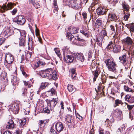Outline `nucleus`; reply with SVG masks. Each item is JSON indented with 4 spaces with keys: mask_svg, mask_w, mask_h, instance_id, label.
I'll return each mask as SVG.
<instances>
[{
    "mask_svg": "<svg viewBox=\"0 0 134 134\" xmlns=\"http://www.w3.org/2000/svg\"><path fill=\"white\" fill-rule=\"evenodd\" d=\"M38 3L36 4L35 2L33 3V5L36 8H39L40 7V5H39Z\"/></svg>",
    "mask_w": 134,
    "mask_h": 134,
    "instance_id": "49",
    "label": "nucleus"
},
{
    "mask_svg": "<svg viewBox=\"0 0 134 134\" xmlns=\"http://www.w3.org/2000/svg\"><path fill=\"white\" fill-rule=\"evenodd\" d=\"M14 33H17L19 34H20L21 31H20L19 30L16 29H14Z\"/></svg>",
    "mask_w": 134,
    "mask_h": 134,
    "instance_id": "50",
    "label": "nucleus"
},
{
    "mask_svg": "<svg viewBox=\"0 0 134 134\" xmlns=\"http://www.w3.org/2000/svg\"><path fill=\"white\" fill-rule=\"evenodd\" d=\"M122 101L119 99H117L115 101V105H114V107H116V106H118L120 104H122Z\"/></svg>",
    "mask_w": 134,
    "mask_h": 134,
    "instance_id": "34",
    "label": "nucleus"
},
{
    "mask_svg": "<svg viewBox=\"0 0 134 134\" xmlns=\"http://www.w3.org/2000/svg\"><path fill=\"white\" fill-rule=\"evenodd\" d=\"M127 104V107L129 110H130L132 109H133V110L134 108V106L132 105H130Z\"/></svg>",
    "mask_w": 134,
    "mask_h": 134,
    "instance_id": "45",
    "label": "nucleus"
},
{
    "mask_svg": "<svg viewBox=\"0 0 134 134\" xmlns=\"http://www.w3.org/2000/svg\"><path fill=\"white\" fill-rule=\"evenodd\" d=\"M74 38L75 40L73 41V42L74 43H76V40H77L79 41H82L83 40V39L80 38L79 36H76Z\"/></svg>",
    "mask_w": 134,
    "mask_h": 134,
    "instance_id": "40",
    "label": "nucleus"
},
{
    "mask_svg": "<svg viewBox=\"0 0 134 134\" xmlns=\"http://www.w3.org/2000/svg\"><path fill=\"white\" fill-rule=\"evenodd\" d=\"M131 97V96L127 94L125 96V98L126 100L127 101H130L129 100Z\"/></svg>",
    "mask_w": 134,
    "mask_h": 134,
    "instance_id": "48",
    "label": "nucleus"
},
{
    "mask_svg": "<svg viewBox=\"0 0 134 134\" xmlns=\"http://www.w3.org/2000/svg\"><path fill=\"white\" fill-rule=\"evenodd\" d=\"M75 57L77 59L81 62L84 60V56L82 53H75L74 54Z\"/></svg>",
    "mask_w": 134,
    "mask_h": 134,
    "instance_id": "18",
    "label": "nucleus"
},
{
    "mask_svg": "<svg viewBox=\"0 0 134 134\" xmlns=\"http://www.w3.org/2000/svg\"><path fill=\"white\" fill-rule=\"evenodd\" d=\"M35 31L36 36L37 37L40 36L38 30L36 29Z\"/></svg>",
    "mask_w": 134,
    "mask_h": 134,
    "instance_id": "53",
    "label": "nucleus"
},
{
    "mask_svg": "<svg viewBox=\"0 0 134 134\" xmlns=\"http://www.w3.org/2000/svg\"><path fill=\"white\" fill-rule=\"evenodd\" d=\"M76 74L71 75V77L72 79L74 80L77 79V78L76 76Z\"/></svg>",
    "mask_w": 134,
    "mask_h": 134,
    "instance_id": "51",
    "label": "nucleus"
},
{
    "mask_svg": "<svg viewBox=\"0 0 134 134\" xmlns=\"http://www.w3.org/2000/svg\"><path fill=\"white\" fill-rule=\"evenodd\" d=\"M20 34L21 36L20 38L25 39L26 33L24 30L21 31Z\"/></svg>",
    "mask_w": 134,
    "mask_h": 134,
    "instance_id": "35",
    "label": "nucleus"
},
{
    "mask_svg": "<svg viewBox=\"0 0 134 134\" xmlns=\"http://www.w3.org/2000/svg\"><path fill=\"white\" fill-rule=\"evenodd\" d=\"M17 9L15 8L14 9L13 11L11 12V13L13 15H14L17 12Z\"/></svg>",
    "mask_w": 134,
    "mask_h": 134,
    "instance_id": "52",
    "label": "nucleus"
},
{
    "mask_svg": "<svg viewBox=\"0 0 134 134\" xmlns=\"http://www.w3.org/2000/svg\"><path fill=\"white\" fill-rule=\"evenodd\" d=\"M54 10L56 12H57L58 9L57 5H54Z\"/></svg>",
    "mask_w": 134,
    "mask_h": 134,
    "instance_id": "61",
    "label": "nucleus"
},
{
    "mask_svg": "<svg viewBox=\"0 0 134 134\" xmlns=\"http://www.w3.org/2000/svg\"><path fill=\"white\" fill-rule=\"evenodd\" d=\"M47 122V120L39 121L38 122L39 129L38 130V133L39 132L40 134L42 133L44 130L45 124Z\"/></svg>",
    "mask_w": 134,
    "mask_h": 134,
    "instance_id": "5",
    "label": "nucleus"
},
{
    "mask_svg": "<svg viewBox=\"0 0 134 134\" xmlns=\"http://www.w3.org/2000/svg\"><path fill=\"white\" fill-rule=\"evenodd\" d=\"M122 6L124 10L126 12L129 11V7L128 4L126 3L125 2H123L122 4Z\"/></svg>",
    "mask_w": 134,
    "mask_h": 134,
    "instance_id": "23",
    "label": "nucleus"
},
{
    "mask_svg": "<svg viewBox=\"0 0 134 134\" xmlns=\"http://www.w3.org/2000/svg\"><path fill=\"white\" fill-rule=\"evenodd\" d=\"M55 126L56 130L59 132L63 131L64 128L63 125L61 122H57Z\"/></svg>",
    "mask_w": 134,
    "mask_h": 134,
    "instance_id": "13",
    "label": "nucleus"
},
{
    "mask_svg": "<svg viewBox=\"0 0 134 134\" xmlns=\"http://www.w3.org/2000/svg\"><path fill=\"white\" fill-rule=\"evenodd\" d=\"M11 82L12 85L14 86L18 85L19 82L17 77L15 76L13 77L11 79Z\"/></svg>",
    "mask_w": 134,
    "mask_h": 134,
    "instance_id": "20",
    "label": "nucleus"
},
{
    "mask_svg": "<svg viewBox=\"0 0 134 134\" xmlns=\"http://www.w3.org/2000/svg\"><path fill=\"white\" fill-rule=\"evenodd\" d=\"M77 117L79 119L81 120L82 119V116H81L80 114L77 113L76 115Z\"/></svg>",
    "mask_w": 134,
    "mask_h": 134,
    "instance_id": "54",
    "label": "nucleus"
},
{
    "mask_svg": "<svg viewBox=\"0 0 134 134\" xmlns=\"http://www.w3.org/2000/svg\"><path fill=\"white\" fill-rule=\"evenodd\" d=\"M39 62L38 61L37 63L35 64L34 65V66L36 68H37L39 67L40 65Z\"/></svg>",
    "mask_w": 134,
    "mask_h": 134,
    "instance_id": "60",
    "label": "nucleus"
},
{
    "mask_svg": "<svg viewBox=\"0 0 134 134\" xmlns=\"http://www.w3.org/2000/svg\"><path fill=\"white\" fill-rule=\"evenodd\" d=\"M68 30L70 32V33L68 32L67 33L66 37L68 39L71 41L74 37V36L71 34H75L77 33L78 32V30L76 27H70L68 28Z\"/></svg>",
    "mask_w": 134,
    "mask_h": 134,
    "instance_id": "3",
    "label": "nucleus"
},
{
    "mask_svg": "<svg viewBox=\"0 0 134 134\" xmlns=\"http://www.w3.org/2000/svg\"><path fill=\"white\" fill-rule=\"evenodd\" d=\"M99 134H104L103 131L102 130H99Z\"/></svg>",
    "mask_w": 134,
    "mask_h": 134,
    "instance_id": "64",
    "label": "nucleus"
},
{
    "mask_svg": "<svg viewBox=\"0 0 134 134\" xmlns=\"http://www.w3.org/2000/svg\"><path fill=\"white\" fill-rule=\"evenodd\" d=\"M119 59L120 62L125 66V68H127L130 66V63L127 60L126 54L120 57Z\"/></svg>",
    "mask_w": 134,
    "mask_h": 134,
    "instance_id": "4",
    "label": "nucleus"
},
{
    "mask_svg": "<svg viewBox=\"0 0 134 134\" xmlns=\"http://www.w3.org/2000/svg\"><path fill=\"white\" fill-rule=\"evenodd\" d=\"M116 39H115L114 41V43L115 44V46L113 47V48L112 51L113 52L115 53H118L120 52L121 50V48L120 46L118 45L116 43L115 44V40Z\"/></svg>",
    "mask_w": 134,
    "mask_h": 134,
    "instance_id": "17",
    "label": "nucleus"
},
{
    "mask_svg": "<svg viewBox=\"0 0 134 134\" xmlns=\"http://www.w3.org/2000/svg\"><path fill=\"white\" fill-rule=\"evenodd\" d=\"M47 82L42 83H41L39 89V91H40L42 90L44 88L48 85Z\"/></svg>",
    "mask_w": 134,
    "mask_h": 134,
    "instance_id": "24",
    "label": "nucleus"
},
{
    "mask_svg": "<svg viewBox=\"0 0 134 134\" xmlns=\"http://www.w3.org/2000/svg\"><path fill=\"white\" fill-rule=\"evenodd\" d=\"M26 118L22 119L20 120L19 128L16 131V133L17 134L21 133V131L23 127L25 125L26 122Z\"/></svg>",
    "mask_w": 134,
    "mask_h": 134,
    "instance_id": "6",
    "label": "nucleus"
},
{
    "mask_svg": "<svg viewBox=\"0 0 134 134\" xmlns=\"http://www.w3.org/2000/svg\"><path fill=\"white\" fill-rule=\"evenodd\" d=\"M108 10L106 8L102 7L98 8L97 9V14L98 15H101L105 14Z\"/></svg>",
    "mask_w": 134,
    "mask_h": 134,
    "instance_id": "10",
    "label": "nucleus"
},
{
    "mask_svg": "<svg viewBox=\"0 0 134 134\" xmlns=\"http://www.w3.org/2000/svg\"><path fill=\"white\" fill-rule=\"evenodd\" d=\"M102 24V21L101 18H98L96 21L95 26L96 27L98 28L100 27Z\"/></svg>",
    "mask_w": 134,
    "mask_h": 134,
    "instance_id": "21",
    "label": "nucleus"
},
{
    "mask_svg": "<svg viewBox=\"0 0 134 134\" xmlns=\"http://www.w3.org/2000/svg\"><path fill=\"white\" fill-rule=\"evenodd\" d=\"M93 73L94 76L93 79V81L94 82L96 81V79L98 77L99 75V72L98 71L96 70L94 72H93Z\"/></svg>",
    "mask_w": 134,
    "mask_h": 134,
    "instance_id": "27",
    "label": "nucleus"
},
{
    "mask_svg": "<svg viewBox=\"0 0 134 134\" xmlns=\"http://www.w3.org/2000/svg\"><path fill=\"white\" fill-rule=\"evenodd\" d=\"M71 75L76 74L75 70L74 69H72L71 70Z\"/></svg>",
    "mask_w": 134,
    "mask_h": 134,
    "instance_id": "56",
    "label": "nucleus"
},
{
    "mask_svg": "<svg viewBox=\"0 0 134 134\" xmlns=\"http://www.w3.org/2000/svg\"><path fill=\"white\" fill-rule=\"evenodd\" d=\"M124 18L125 20H127L130 15L129 13L128 12H124Z\"/></svg>",
    "mask_w": 134,
    "mask_h": 134,
    "instance_id": "32",
    "label": "nucleus"
},
{
    "mask_svg": "<svg viewBox=\"0 0 134 134\" xmlns=\"http://www.w3.org/2000/svg\"><path fill=\"white\" fill-rule=\"evenodd\" d=\"M110 27L111 28V30L113 32H115V29L114 27L112 25H111L110 26Z\"/></svg>",
    "mask_w": 134,
    "mask_h": 134,
    "instance_id": "57",
    "label": "nucleus"
},
{
    "mask_svg": "<svg viewBox=\"0 0 134 134\" xmlns=\"http://www.w3.org/2000/svg\"><path fill=\"white\" fill-rule=\"evenodd\" d=\"M103 40V38L100 39V41L99 42L97 43V44L99 45L100 47H101L102 46V42Z\"/></svg>",
    "mask_w": 134,
    "mask_h": 134,
    "instance_id": "58",
    "label": "nucleus"
},
{
    "mask_svg": "<svg viewBox=\"0 0 134 134\" xmlns=\"http://www.w3.org/2000/svg\"><path fill=\"white\" fill-rule=\"evenodd\" d=\"M14 5V3L11 2L8 3L7 5H3L2 7V8L4 10H7L12 9Z\"/></svg>",
    "mask_w": 134,
    "mask_h": 134,
    "instance_id": "12",
    "label": "nucleus"
},
{
    "mask_svg": "<svg viewBox=\"0 0 134 134\" xmlns=\"http://www.w3.org/2000/svg\"><path fill=\"white\" fill-rule=\"evenodd\" d=\"M19 43L20 46H24L25 45V39L20 38Z\"/></svg>",
    "mask_w": 134,
    "mask_h": 134,
    "instance_id": "29",
    "label": "nucleus"
},
{
    "mask_svg": "<svg viewBox=\"0 0 134 134\" xmlns=\"http://www.w3.org/2000/svg\"><path fill=\"white\" fill-rule=\"evenodd\" d=\"M124 90L126 92H133V90L131 88H129L127 86L125 85L124 86Z\"/></svg>",
    "mask_w": 134,
    "mask_h": 134,
    "instance_id": "36",
    "label": "nucleus"
},
{
    "mask_svg": "<svg viewBox=\"0 0 134 134\" xmlns=\"http://www.w3.org/2000/svg\"><path fill=\"white\" fill-rule=\"evenodd\" d=\"M7 63L9 64H11L13 61V57L11 54L6 55L5 57Z\"/></svg>",
    "mask_w": 134,
    "mask_h": 134,
    "instance_id": "14",
    "label": "nucleus"
},
{
    "mask_svg": "<svg viewBox=\"0 0 134 134\" xmlns=\"http://www.w3.org/2000/svg\"><path fill=\"white\" fill-rule=\"evenodd\" d=\"M10 109L14 114H18L19 110V105L16 103L13 104L12 105L11 107H10Z\"/></svg>",
    "mask_w": 134,
    "mask_h": 134,
    "instance_id": "11",
    "label": "nucleus"
},
{
    "mask_svg": "<svg viewBox=\"0 0 134 134\" xmlns=\"http://www.w3.org/2000/svg\"><path fill=\"white\" fill-rule=\"evenodd\" d=\"M113 115L116 118H120L122 116V113L121 111L118 109L114 110L112 112Z\"/></svg>",
    "mask_w": 134,
    "mask_h": 134,
    "instance_id": "9",
    "label": "nucleus"
},
{
    "mask_svg": "<svg viewBox=\"0 0 134 134\" xmlns=\"http://www.w3.org/2000/svg\"><path fill=\"white\" fill-rule=\"evenodd\" d=\"M74 7L75 9H78L79 8H81V5L80 3H75L74 4Z\"/></svg>",
    "mask_w": 134,
    "mask_h": 134,
    "instance_id": "39",
    "label": "nucleus"
},
{
    "mask_svg": "<svg viewBox=\"0 0 134 134\" xmlns=\"http://www.w3.org/2000/svg\"><path fill=\"white\" fill-rule=\"evenodd\" d=\"M126 26L128 28L130 29L131 31L134 32V24H132L130 25L129 24H127Z\"/></svg>",
    "mask_w": 134,
    "mask_h": 134,
    "instance_id": "33",
    "label": "nucleus"
},
{
    "mask_svg": "<svg viewBox=\"0 0 134 134\" xmlns=\"http://www.w3.org/2000/svg\"><path fill=\"white\" fill-rule=\"evenodd\" d=\"M60 105L61 107V109H64V105H63V102L62 101L60 103Z\"/></svg>",
    "mask_w": 134,
    "mask_h": 134,
    "instance_id": "62",
    "label": "nucleus"
},
{
    "mask_svg": "<svg viewBox=\"0 0 134 134\" xmlns=\"http://www.w3.org/2000/svg\"><path fill=\"white\" fill-rule=\"evenodd\" d=\"M125 129V127L123 125L121 126L118 129V130H117V133H119L121 132H124Z\"/></svg>",
    "mask_w": 134,
    "mask_h": 134,
    "instance_id": "30",
    "label": "nucleus"
},
{
    "mask_svg": "<svg viewBox=\"0 0 134 134\" xmlns=\"http://www.w3.org/2000/svg\"><path fill=\"white\" fill-rule=\"evenodd\" d=\"M101 81L102 83H104L106 81V77L105 75H103L101 76Z\"/></svg>",
    "mask_w": 134,
    "mask_h": 134,
    "instance_id": "38",
    "label": "nucleus"
},
{
    "mask_svg": "<svg viewBox=\"0 0 134 134\" xmlns=\"http://www.w3.org/2000/svg\"><path fill=\"white\" fill-rule=\"evenodd\" d=\"M82 15L83 16V18L84 19H86L87 18V14L86 12H83L82 13Z\"/></svg>",
    "mask_w": 134,
    "mask_h": 134,
    "instance_id": "55",
    "label": "nucleus"
},
{
    "mask_svg": "<svg viewBox=\"0 0 134 134\" xmlns=\"http://www.w3.org/2000/svg\"><path fill=\"white\" fill-rule=\"evenodd\" d=\"M80 32L84 35L85 36L87 37L88 36V31H85L83 30H81L80 31Z\"/></svg>",
    "mask_w": 134,
    "mask_h": 134,
    "instance_id": "42",
    "label": "nucleus"
},
{
    "mask_svg": "<svg viewBox=\"0 0 134 134\" xmlns=\"http://www.w3.org/2000/svg\"><path fill=\"white\" fill-rule=\"evenodd\" d=\"M24 85L26 87L30 88L31 87V85L28 82L24 81Z\"/></svg>",
    "mask_w": 134,
    "mask_h": 134,
    "instance_id": "46",
    "label": "nucleus"
},
{
    "mask_svg": "<svg viewBox=\"0 0 134 134\" xmlns=\"http://www.w3.org/2000/svg\"><path fill=\"white\" fill-rule=\"evenodd\" d=\"M53 109L52 108L48 105L47 107L45 108L44 112L45 113H49L50 111H52Z\"/></svg>",
    "mask_w": 134,
    "mask_h": 134,
    "instance_id": "28",
    "label": "nucleus"
},
{
    "mask_svg": "<svg viewBox=\"0 0 134 134\" xmlns=\"http://www.w3.org/2000/svg\"><path fill=\"white\" fill-rule=\"evenodd\" d=\"M67 88L70 92H73L75 91V87L71 85H68Z\"/></svg>",
    "mask_w": 134,
    "mask_h": 134,
    "instance_id": "26",
    "label": "nucleus"
},
{
    "mask_svg": "<svg viewBox=\"0 0 134 134\" xmlns=\"http://www.w3.org/2000/svg\"><path fill=\"white\" fill-rule=\"evenodd\" d=\"M6 31H9L8 33V36H10L14 33V31L12 29H8L6 30Z\"/></svg>",
    "mask_w": 134,
    "mask_h": 134,
    "instance_id": "43",
    "label": "nucleus"
},
{
    "mask_svg": "<svg viewBox=\"0 0 134 134\" xmlns=\"http://www.w3.org/2000/svg\"><path fill=\"white\" fill-rule=\"evenodd\" d=\"M33 53V51H32L31 52H28L26 55V58L27 59H29L31 57L32 54Z\"/></svg>",
    "mask_w": 134,
    "mask_h": 134,
    "instance_id": "37",
    "label": "nucleus"
},
{
    "mask_svg": "<svg viewBox=\"0 0 134 134\" xmlns=\"http://www.w3.org/2000/svg\"><path fill=\"white\" fill-rule=\"evenodd\" d=\"M41 77L46 78L49 79H53L54 80L57 79V72L55 71H53L51 68H48L40 72Z\"/></svg>",
    "mask_w": 134,
    "mask_h": 134,
    "instance_id": "1",
    "label": "nucleus"
},
{
    "mask_svg": "<svg viewBox=\"0 0 134 134\" xmlns=\"http://www.w3.org/2000/svg\"><path fill=\"white\" fill-rule=\"evenodd\" d=\"M101 34V35L103 38L105 36H107V32L104 29H103V30L102 31Z\"/></svg>",
    "mask_w": 134,
    "mask_h": 134,
    "instance_id": "41",
    "label": "nucleus"
},
{
    "mask_svg": "<svg viewBox=\"0 0 134 134\" xmlns=\"http://www.w3.org/2000/svg\"><path fill=\"white\" fill-rule=\"evenodd\" d=\"M130 101H128L127 102L130 103H132L134 102V97H131L130 99Z\"/></svg>",
    "mask_w": 134,
    "mask_h": 134,
    "instance_id": "47",
    "label": "nucleus"
},
{
    "mask_svg": "<svg viewBox=\"0 0 134 134\" xmlns=\"http://www.w3.org/2000/svg\"><path fill=\"white\" fill-rule=\"evenodd\" d=\"M63 55L64 60L67 63H71L72 62L74 59V57L72 55H68L65 56V54H63Z\"/></svg>",
    "mask_w": 134,
    "mask_h": 134,
    "instance_id": "15",
    "label": "nucleus"
},
{
    "mask_svg": "<svg viewBox=\"0 0 134 134\" xmlns=\"http://www.w3.org/2000/svg\"><path fill=\"white\" fill-rule=\"evenodd\" d=\"M65 120L68 123H70L72 121L73 119L71 115H68L66 116V118H65Z\"/></svg>",
    "mask_w": 134,
    "mask_h": 134,
    "instance_id": "25",
    "label": "nucleus"
},
{
    "mask_svg": "<svg viewBox=\"0 0 134 134\" xmlns=\"http://www.w3.org/2000/svg\"><path fill=\"white\" fill-rule=\"evenodd\" d=\"M3 134H11V133L9 131H6L3 133Z\"/></svg>",
    "mask_w": 134,
    "mask_h": 134,
    "instance_id": "63",
    "label": "nucleus"
},
{
    "mask_svg": "<svg viewBox=\"0 0 134 134\" xmlns=\"http://www.w3.org/2000/svg\"><path fill=\"white\" fill-rule=\"evenodd\" d=\"M105 62L109 71L113 72L115 75H118L119 74V71L116 69L115 67L116 64L114 61L108 59Z\"/></svg>",
    "mask_w": 134,
    "mask_h": 134,
    "instance_id": "2",
    "label": "nucleus"
},
{
    "mask_svg": "<svg viewBox=\"0 0 134 134\" xmlns=\"http://www.w3.org/2000/svg\"><path fill=\"white\" fill-rule=\"evenodd\" d=\"M108 17L111 18V20H116L117 19L116 15L113 13H110L108 15Z\"/></svg>",
    "mask_w": 134,
    "mask_h": 134,
    "instance_id": "22",
    "label": "nucleus"
},
{
    "mask_svg": "<svg viewBox=\"0 0 134 134\" xmlns=\"http://www.w3.org/2000/svg\"><path fill=\"white\" fill-rule=\"evenodd\" d=\"M58 99L57 98H53V99L49 101V106H50L53 109L57 103Z\"/></svg>",
    "mask_w": 134,
    "mask_h": 134,
    "instance_id": "16",
    "label": "nucleus"
},
{
    "mask_svg": "<svg viewBox=\"0 0 134 134\" xmlns=\"http://www.w3.org/2000/svg\"><path fill=\"white\" fill-rule=\"evenodd\" d=\"M14 126V123L13 120H10L8 122L6 126V128L8 129H13Z\"/></svg>",
    "mask_w": 134,
    "mask_h": 134,
    "instance_id": "19",
    "label": "nucleus"
},
{
    "mask_svg": "<svg viewBox=\"0 0 134 134\" xmlns=\"http://www.w3.org/2000/svg\"><path fill=\"white\" fill-rule=\"evenodd\" d=\"M14 22L21 25H23L25 22V19L21 15H19L17 17V20H13Z\"/></svg>",
    "mask_w": 134,
    "mask_h": 134,
    "instance_id": "7",
    "label": "nucleus"
},
{
    "mask_svg": "<svg viewBox=\"0 0 134 134\" xmlns=\"http://www.w3.org/2000/svg\"><path fill=\"white\" fill-rule=\"evenodd\" d=\"M124 43L127 46H133V41L130 37H127L123 40Z\"/></svg>",
    "mask_w": 134,
    "mask_h": 134,
    "instance_id": "8",
    "label": "nucleus"
},
{
    "mask_svg": "<svg viewBox=\"0 0 134 134\" xmlns=\"http://www.w3.org/2000/svg\"><path fill=\"white\" fill-rule=\"evenodd\" d=\"M39 62L40 65H45L46 63L44 62H43L42 61H38Z\"/></svg>",
    "mask_w": 134,
    "mask_h": 134,
    "instance_id": "59",
    "label": "nucleus"
},
{
    "mask_svg": "<svg viewBox=\"0 0 134 134\" xmlns=\"http://www.w3.org/2000/svg\"><path fill=\"white\" fill-rule=\"evenodd\" d=\"M54 50L60 59L62 58L61 54L59 49L58 48H55L54 49Z\"/></svg>",
    "mask_w": 134,
    "mask_h": 134,
    "instance_id": "31",
    "label": "nucleus"
},
{
    "mask_svg": "<svg viewBox=\"0 0 134 134\" xmlns=\"http://www.w3.org/2000/svg\"><path fill=\"white\" fill-rule=\"evenodd\" d=\"M48 92L49 93H50V95L51 96H52L54 94H55V93H56V91H55V90L53 89L52 88L51 91H48Z\"/></svg>",
    "mask_w": 134,
    "mask_h": 134,
    "instance_id": "44",
    "label": "nucleus"
}]
</instances>
